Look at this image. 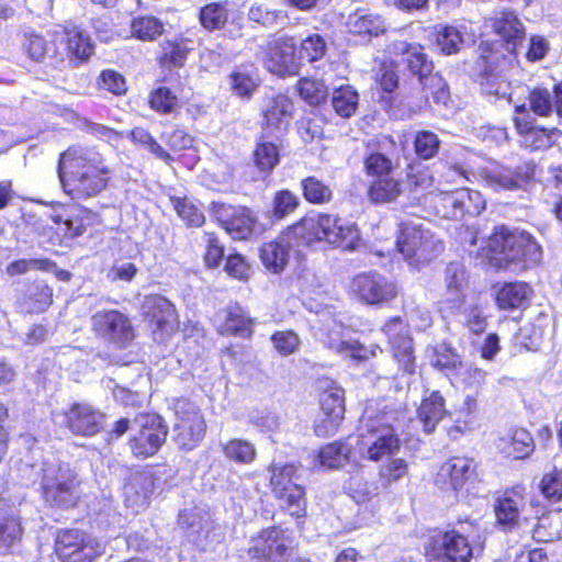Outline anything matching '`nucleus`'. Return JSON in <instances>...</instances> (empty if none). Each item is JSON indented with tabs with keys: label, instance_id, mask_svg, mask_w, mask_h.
Here are the masks:
<instances>
[{
	"label": "nucleus",
	"instance_id": "nucleus-1",
	"mask_svg": "<svg viewBox=\"0 0 562 562\" xmlns=\"http://www.w3.org/2000/svg\"><path fill=\"white\" fill-rule=\"evenodd\" d=\"M58 178L72 200H86L101 193L109 180L102 155L90 147H69L59 156Z\"/></svg>",
	"mask_w": 562,
	"mask_h": 562
},
{
	"label": "nucleus",
	"instance_id": "nucleus-2",
	"mask_svg": "<svg viewBox=\"0 0 562 562\" xmlns=\"http://www.w3.org/2000/svg\"><path fill=\"white\" fill-rule=\"evenodd\" d=\"M26 483L41 484L44 501L53 507L67 509L77 504L79 480L74 468L54 456L38 462H25L20 469Z\"/></svg>",
	"mask_w": 562,
	"mask_h": 562
},
{
	"label": "nucleus",
	"instance_id": "nucleus-3",
	"mask_svg": "<svg viewBox=\"0 0 562 562\" xmlns=\"http://www.w3.org/2000/svg\"><path fill=\"white\" fill-rule=\"evenodd\" d=\"M490 246L505 269L522 271L542 260V247L531 234L506 226L495 228Z\"/></svg>",
	"mask_w": 562,
	"mask_h": 562
},
{
	"label": "nucleus",
	"instance_id": "nucleus-4",
	"mask_svg": "<svg viewBox=\"0 0 562 562\" xmlns=\"http://www.w3.org/2000/svg\"><path fill=\"white\" fill-rule=\"evenodd\" d=\"M400 447L401 440L395 429L382 423L381 418L369 420L358 440L360 456L374 462L395 454Z\"/></svg>",
	"mask_w": 562,
	"mask_h": 562
},
{
	"label": "nucleus",
	"instance_id": "nucleus-5",
	"mask_svg": "<svg viewBox=\"0 0 562 562\" xmlns=\"http://www.w3.org/2000/svg\"><path fill=\"white\" fill-rule=\"evenodd\" d=\"M173 440L181 450L191 451L203 440L206 424L200 408L187 398L175 402Z\"/></svg>",
	"mask_w": 562,
	"mask_h": 562
},
{
	"label": "nucleus",
	"instance_id": "nucleus-6",
	"mask_svg": "<svg viewBox=\"0 0 562 562\" xmlns=\"http://www.w3.org/2000/svg\"><path fill=\"white\" fill-rule=\"evenodd\" d=\"M133 435L130 447L135 457L147 458L156 454L165 443L168 426L157 414H140L132 422Z\"/></svg>",
	"mask_w": 562,
	"mask_h": 562
},
{
	"label": "nucleus",
	"instance_id": "nucleus-7",
	"mask_svg": "<svg viewBox=\"0 0 562 562\" xmlns=\"http://www.w3.org/2000/svg\"><path fill=\"white\" fill-rule=\"evenodd\" d=\"M396 245L406 260L416 258L417 261L429 260L434 252L442 248L429 229L424 228L420 218L401 223Z\"/></svg>",
	"mask_w": 562,
	"mask_h": 562
},
{
	"label": "nucleus",
	"instance_id": "nucleus-8",
	"mask_svg": "<svg viewBox=\"0 0 562 562\" xmlns=\"http://www.w3.org/2000/svg\"><path fill=\"white\" fill-rule=\"evenodd\" d=\"M95 336L115 348H125L134 338L135 330L130 317L117 310H102L91 317Z\"/></svg>",
	"mask_w": 562,
	"mask_h": 562
},
{
	"label": "nucleus",
	"instance_id": "nucleus-9",
	"mask_svg": "<svg viewBox=\"0 0 562 562\" xmlns=\"http://www.w3.org/2000/svg\"><path fill=\"white\" fill-rule=\"evenodd\" d=\"M472 548L459 530L439 531L430 538L426 549L429 562H470Z\"/></svg>",
	"mask_w": 562,
	"mask_h": 562
},
{
	"label": "nucleus",
	"instance_id": "nucleus-10",
	"mask_svg": "<svg viewBox=\"0 0 562 562\" xmlns=\"http://www.w3.org/2000/svg\"><path fill=\"white\" fill-rule=\"evenodd\" d=\"M292 541L285 531L277 526L261 530L251 538L248 553L258 562H289Z\"/></svg>",
	"mask_w": 562,
	"mask_h": 562
},
{
	"label": "nucleus",
	"instance_id": "nucleus-11",
	"mask_svg": "<svg viewBox=\"0 0 562 562\" xmlns=\"http://www.w3.org/2000/svg\"><path fill=\"white\" fill-rule=\"evenodd\" d=\"M55 549L61 562H92L103 551L100 542L77 529L60 530Z\"/></svg>",
	"mask_w": 562,
	"mask_h": 562
},
{
	"label": "nucleus",
	"instance_id": "nucleus-12",
	"mask_svg": "<svg viewBox=\"0 0 562 562\" xmlns=\"http://www.w3.org/2000/svg\"><path fill=\"white\" fill-rule=\"evenodd\" d=\"M486 202L481 192L465 188L442 192L438 207L443 217L463 220L467 215L477 216L485 210Z\"/></svg>",
	"mask_w": 562,
	"mask_h": 562
},
{
	"label": "nucleus",
	"instance_id": "nucleus-13",
	"mask_svg": "<svg viewBox=\"0 0 562 562\" xmlns=\"http://www.w3.org/2000/svg\"><path fill=\"white\" fill-rule=\"evenodd\" d=\"M536 172L533 161H525L515 168L493 165L481 171L485 184L494 191H515L529 183Z\"/></svg>",
	"mask_w": 562,
	"mask_h": 562
},
{
	"label": "nucleus",
	"instance_id": "nucleus-14",
	"mask_svg": "<svg viewBox=\"0 0 562 562\" xmlns=\"http://www.w3.org/2000/svg\"><path fill=\"white\" fill-rule=\"evenodd\" d=\"M296 42L290 36H279L270 41L262 57L266 68L274 75L285 77L297 72Z\"/></svg>",
	"mask_w": 562,
	"mask_h": 562
},
{
	"label": "nucleus",
	"instance_id": "nucleus-15",
	"mask_svg": "<svg viewBox=\"0 0 562 562\" xmlns=\"http://www.w3.org/2000/svg\"><path fill=\"white\" fill-rule=\"evenodd\" d=\"M211 213L232 238L247 239L251 235L255 218L247 207L213 202Z\"/></svg>",
	"mask_w": 562,
	"mask_h": 562
},
{
	"label": "nucleus",
	"instance_id": "nucleus-16",
	"mask_svg": "<svg viewBox=\"0 0 562 562\" xmlns=\"http://www.w3.org/2000/svg\"><path fill=\"white\" fill-rule=\"evenodd\" d=\"M321 409L323 417L315 425V434L318 437L334 435L344 419V390L337 385L325 390L321 394Z\"/></svg>",
	"mask_w": 562,
	"mask_h": 562
},
{
	"label": "nucleus",
	"instance_id": "nucleus-17",
	"mask_svg": "<svg viewBox=\"0 0 562 562\" xmlns=\"http://www.w3.org/2000/svg\"><path fill=\"white\" fill-rule=\"evenodd\" d=\"M351 286L358 297L370 305L387 302L396 294L395 285L375 271L358 274Z\"/></svg>",
	"mask_w": 562,
	"mask_h": 562
},
{
	"label": "nucleus",
	"instance_id": "nucleus-18",
	"mask_svg": "<svg viewBox=\"0 0 562 562\" xmlns=\"http://www.w3.org/2000/svg\"><path fill=\"white\" fill-rule=\"evenodd\" d=\"M319 225L323 240L335 247L352 250L360 243V233L357 225L345 218L321 213Z\"/></svg>",
	"mask_w": 562,
	"mask_h": 562
},
{
	"label": "nucleus",
	"instance_id": "nucleus-19",
	"mask_svg": "<svg viewBox=\"0 0 562 562\" xmlns=\"http://www.w3.org/2000/svg\"><path fill=\"white\" fill-rule=\"evenodd\" d=\"M516 112L522 114V116H516L514 119L522 147L531 151L548 149L560 138L561 131L555 127L544 128L531 125L525 117V115H528L527 105L525 103L516 105Z\"/></svg>",
	"mask_w": 562,
	"mask_h": 562
},
{
	"label": "nucleus",
	"instance_id": "nucleus-20",
	"mask_svg": "<svg viewBox=\"0 0 562 562\" xmlns=\"http://www.w3.org/2000/svg\"><path fill=\"white\" fill-rule=\"evenodd\" d=\"M497 58V56L480 57L476 61L477 71L475 76L483 93L502 99L509 94V83L504 74L505 63L501 67L494 66Z\"/></svg>",
	"mask_w": 562,
	"mask_h": 562
},
{
	"label": "nucleus",
	"instance_id": "nucleus-21",
	"mask_svg": "<svg viewBox=\"0 0 562 562\" xmlns=\"http://www.w3.org/2000/svg\"><path fill=\"white\" fill-rule=\"evenodd\" d=\"M346 334V330L340 325H335L328 329L323 342L335 352L358 362L366 361L370 357H375L376 351H381L378 346L372 345L367 347L357 340L347 338Z\"/></svg>",
	"mask_w": 562,
	"mask_h": 562
},
{
	"label": "nucleus",
	"instance_id": "nucleus-22",
	"mask_svg": "<svg viewBox=\"0 0 562 562\" xmlns=\"http://www.w3.org/2000/svg\"><path fill=\"white\" fill-rule=\"evenodd\" d=\"M105 416L88 404H74L66 413V423L69 430L76 435L92 437L100 432L104 426Z\"/></svg>",
	"mask_w": 562,
	"mask_h": 562
},
{
	"label": "nucleus",
	"instance_id": "nucleus-23",
	"mask_svg": "<svg viewBox=\"0 0 562 562\" xmlns=\"http://www.w3.org/2000/svg\"><path fill=\"white\" fill-rule=\"evenodd\" d=\"M525 506L524 488L516 486L507 490L503 495L497 497L494 512L497 525L504 531H510L519 524L520 513Z\"/></svg>",
	"mask_w": 562,
	"mask_h": 562
},
{
	"label": "nucleus",
	"instance_id": "nucleus-24",
	"mask_svg": "<svg viewBox=\"0 0 562 562\" xmlns=\"http://www.w3.org/2000/svg\"><path fill=\"white\" fill-rule=\"evenodd\" d=\"M144 315L162 334L170 335L178 328V315L173 304L161 295L146 297L143 304Z\"/></svg>",
	"mask_w": 562,
	"mask_h": 562
},
{
	"label": "nucleus",
	"instance_id": "nucleus-25",
	"mask_svg": "<svg viewBox=\"0 0 562 562\" xmlns=\"http://www.w3.org/2000/svg\"><path fill=\"white\" fill-rule=\"evenodd\" d=\"M448 415L446 400L440 391L426 390L417 408V422L420 424L423 431L428 435L432 434L439 423Z\"/></svg>",
	"mask_w": 562,
	"mask_h": 562
},
{
	"label": "nucleus",
	"instance_id": "nucleus-26",
	"mask_svg": "<svg viewBox=\"0 0 562 562\" xmlns=\"http://www.w3.org/2000/svg\"><path fill=\"white\" fill-rule=\"evenodd\" d=\"M495 33L505 42L506 49L513 55L525 40L526 31L522 22L513 11H502L495 14L492 24Z\"/></svg>",
	"mask_w": 562,
	"mask_h": 562
},
{
	"label": "nucleus",
	"instance_id": "nucleus-27",
	"mask_svg": "<svg viewBox=\"0 0 562 562\" xmlns=\"http://www.w3.org/2000/svg\"><path fill=\"white\" fill-rule=\"evenodd\" d=\"M155 492V480L150 472H136L124 487L126 506L138 510L147 505Z\"/></svg>",
	"mask_w": 562,
	"mask_h": 562
},
{
	"label": "nucleus",
	"instance_id": "nucleus-28",
	"mask_svg": "<svg viewBox=\"0 0 562 562\" xmlns=\"http://www.w3.org/2000/svg\"><path fill=\"white\" fill-rule=\"evenodd\" d=\"M321 213L303 217L296 224L290 226L282 235L286 238L293 249L301 246H311L323 240L321 232Z\"/></svg>",
	"mask_w": 562,
	"mask_h": 562
},
{
	"label": "nucleus",
	"instance_id": "nucleus-29",
	"mask_svg": "<svg viewBox=\"0 0 562 562\" xmlns=\"http://www.w3.org/2000/svg\"><path fill=\"white\" fill-rule=\"evenodd\" d=\"M475 464L473 460L462 457H454L443 463L438 472V481L446 482L452 490L459 491L474 476Z\"/></svg>",
	"mask_w": 562,
	"mask_h": 562
},
{
	"label": "nucleus",
	"instance_id": "nucleus-30",
	"mask_svg": "<svg viewBox=\"0 0 562 562\" xmlns=\"http://www.w3.org/2000/svg\"><path fill=\"white\" fill-rule=\"evenodd\" d=\"M293 104L284 94H276L268 98L263 108L266 127L272 131H283L290 122Z\"/></svg>",
	"mask_w": 562,
	"mask_h": 562
},
{
	"label": "nucleus",
	"instance_id": "nucleus-31",
	"mask_svg": "<svg viewBox=\"0 0 562 562\" xmlns=\"http://www.w3.org/2000/svg\"><path fill=\"white\" fill-rule=\"evenodd\" d=\"M293 245L281 234L276 240L266 243L260 248V259L263 266L273 273L284 270L289 262Z\"/></svg>",
	"mask_w": 562,
	"mask_h": 562
},
{
	"label": "nucleus",
	"instance_id": "nucleus-32",
	"mask_svg": "<svg viewBox=\"0 0 562 562\" xmlns=\"http://www.w3.org/2000/svg\"><path fill=\"white\" fill-rule=\"evenodd\" d=\"M65 34L67 54L70 61L79 65L88 60L94 52V44L92 43L90 35L75 25L66 27Z\"/></svg>",
	"mask_w": 562,
	"mask_h": 562
},
{
	"label": "nucleus",
	"instance_id": "nucleus-33",
	"mask_svg": "<svg viewBox=\"0 0 562 562\" xmlns=\"http://www.w3.org/2000/svg\"><path fill=\"white\" fill-rule=\"evenodd\" d=\"M53 302V290L43 281H35L27 286L20 300V307L29 314L46 311Z\"/></svg>",
	"mask_w": 562,
	"mask_h": 562
},
{
	"label": "nucleus",
	"instance_id": "nucleus-34",
	"mask_svg": "<svg viewBox=\"0 0 562 562\" xmlns=\"http://www.w3.org/2000/svg\"><path fill=\"white\" fill-rule=\"evenodd\" d=\"M347 27L350 33L368 36L369 38L379 36L386 31L382 16L364 11H356L350 14L347 20Z\"/></svg>",
	"mask_w": 562,
	"mask_h": 562
},
{
	"label": "nucleus",
	"instance_id": "nucleus-35",
	"mask_svg": "<svg viewBox=\"0 0 562 562\" xmlns=\"http://www.w3.org/2000/svg\"><path fill=\"white\" fill-rule=\"evenodd\" d=\"M247 19L265 29H271L284 25L289 16L284 10L272 9L265 2L254 1L248 8Z\"/></svg>",
	"mask_w": 562,
	"mask_h": 562
},
{
	"label": "nucleus",
	"instance_id": "nucleus-36",
	"mask_svg": "<svg viewBox=\"0 0 562 562\" xmlns=\"http://www.w3.org/2000/svg\"><path fill=\"white\" fill-rule=\"evenodd\" d=\"M531 289L525 282L505 283L497 292L496 301L501 308H519L528 303Z\"/></svg>",
	"mask_w": 562,
	"mask_h": 562
},
{
	"label": "nucleus",
	"instance_id": "nucleus-37",
	"mask_svg": "<svg viewBox=\"0 0 562 562\" xmlns=\"http://www.w3.org/2000/svg\"><path fill=\"white\" fill-rule=\"evenodd\" d=\"M273 496L278 499L280 507L295 518L306 515V498L303 486H292L290 490L277 487Z\"/></svg>",
	"mask_w": 562,
	"mask_h": 562
},
{
	"label": "nucleus",
	"instance_id": "nucleus-38",
	"mask_svg": "<svg viewBox=\"0 0 562 562\" xmlns=\"http://www.w3.org/2000/svg\"><path fill=\"white\" fill-rule=\"evenodd\" d=\"M504 453L515 459L528 457L533 450V439L524 428L515 429L508 438H502L498 446Z\"/></svg>",
	"mask_w": 562,
	"mask_h": 562
},
{
	"label": "nucleus",
	"instance_id": "nucleus-39",
	"mask_svg": "<svg viewBox=\"0 0 562 562\" xmlns=\"http://www.w3.org/2000/svg\"><path fill=\"white\" fill-rule=\"evenodd\" d=\"M401 182L392 175L378 177L369 187L368 195L373 203H389L401 194Z\"/></svg>",
	"mask_w": 562,
	"mask_h": 562
},
{
	"label": "nucleus",
	"instance_id": "nucleus-40",
	"mask_svg": "<svg viewBox=\"0 0 562 562\" xmlns=\"http://www.w3.org/2000/svg\"><path fill=\"white\" fill-rule=\"evenodd\" d=\"M228 20L226 2H212L202 7L199 11L201 26L207 32L222 30Z\"/></svg>",
	"mask_w": 562,
	"mask_h": 562
},
{
	"label": "nucleus",
	"instance_id": "nucleus-41",
	"mask_svg": "<svg viewBox=\"0 0 562 562\" xmlns=\"http://www.w3.org/2000/svg\"><path fill=\"white\" fill-rule=\"evenodd\" d=\"M350 449L340 441L328 443L321 448L316 454V461L321 468L338 469L348 461Z\"/></svg>",
	"mask_w": 562,
	"mask_h": 562
},
{
	"label": "nucleus",
	"instance_id": "nucleus-42",
	"mask_svg": "<svg viewBox=\"0 0 562 562\" xmlns=\"http://www.w3.org/2000/svg\"><path fill=\"white\" fill-rule=\"evenodd\" d=\"M397 63L403 69L408 70L412 76L417 77L419 81H423L434 70V64L424 53L422 46L413 48L411 55H405Z\"/></svg>",
	"mask_w": 562,
	"mask_h": 562
},
{
	"label": "nucleus",
	"instance_id": "nucleus-43",
	"mask_svg": "<svg viewBox=\"0 0 562 562\" xmlns=\"http://www.w3.org/2000/svg\"><path fill=\"white\" fill-rule=\"evenodd\" d=\"M359 104V94L350 86H342L335 89L331 95V105L335 112L345 119L351 117Z\"/></svg>",
	"mask_w": 562,
	"mask_h": 562
},
{
	"label": "nucleus",
	"instance_id": "nucleus-44",
	"mask_svg": "<svg viewBox=\"0 0 562 562\" xmlns=\"http://www.w3.org/2000/svg\"><path fill=\"white\" fill-rule=\"evenodd\" d=\"M179 526L195 541L202 532L209 529L210 519L202 509H184L179 514Z\"/></svg>",
	"mask_w": 562,
	"mask_h": 562
},
{
	"label": "nucleus",
	"instance_id": "nucleus-45",
	"mask_svg": "<svg viewBox=\"0 0 562 562\" xmlns=\"http://www.w3.org/2000/svg\"><path fill=\"white\" fill-rule=\"evenodd\" d=\"M301 189L303 198L312 204H325L330 202L333 199V190L330 186L315 176L302 179Z\"/></svg>",
	"mask_w": 562,
	"mask_h": 562
},
{
	"label": "nucleus",
	"instance_id": "nucleus-46",
	"mask_svg": "<svg viewBox=\"0 0 562 562\" xmlns=\"http://www.w3.org/2000/svg\"><path fill=\"white\" fill-rule=\"evenodd\" d=\"M270 486L272 494L277 492V487L290 490L292 486H302L297 481V468L294 463L272 464L269 467Z\"/></svg>",
	"mask_w": 562,
	"mask_h": 562
},
{
	"label": "nucleus",
	"instance_id": "nucleus-47",
	"mask_svg": "<svg viewBox=\"0 0 562 562\" xmlns=\"http://www.w3.org/2000/svg\"><path fill=\"white\" fill-rule=\"evenodd\" d=\"M225 458L240 464H249L256 459L255 446L244 439H231L222 445Z\"/></svg>",
	"mask_w": 562,
	"mask_h": 562
},
{
	"label": "nucleus",
	"instance_id": "nucleus-48",
	"mask_svg": "<svg viewBox=\"0 0 562 562\" xmlns=\"http://www.w3.org/2000/svg\"><path fill=\"white\" fill-rule=\"evenodd\" d=\"M229 83L236 95L249 99L259 86V79L255 71L239 68L231 74Z\"/></svg>",
	"mask_w": 562,
	"mask_h": 562
},
{
	"label": "nucleus",
	"instance_id": "nucleus-49",
	"mask_svg": "<svg viewBox=\"0 0 562 562\" xmlns=\"http://www.w3.org/2000/svg\"><path fill=\"white\" fill-rule=\"evenodd\" d=\"M132 34L142 41H154L164 32V23L155 16H140L133 20Z\"/></svg>",
	"mask_w": 562,
	"mask_h": 562
},
{
	"label": "nucleus",
	"instance_id": "nucleus-50",
	"mask_svg": "<svg viewBox=\"0 0 562 562\" xmlns=\"http://www.w3.org/2000/svg\"><path fill=\"white\" fill-rule=\"evenodd\" d=\"M297 90L301 98L311 105L322 103L328 95V88L319 79L302 78L297 83Z\"/></svg>",
	"mask_w": 562,
	"mask_h": 562
},
{
	"label": "nucleus",
	"instance_id": "nucleus-51",
	"mask_svg": "<svg viewBox=\"0 0 562 562\" xmlns=\"http://www.w3.org/2000/svg\"><path fill=\"white\" fill-rule=\"evenodd\" d=\"M300 198L288 189L276 192L272 200V214L277 220H283L294 213L300 206Z\"/></svg>",
	"mask_w": 562,
	"mask_h": 562
},
{
	"label": "nucleus",
	"instance_id": "nucleus-52",
	"mask_svg": "<svg viewBox=\"0 0 562 562\" xmlns=\"http://www.w3.org/2000/svg\"><path fill=\"white\" fill-rule=\"evenodd\" d=\"M256 166L263 172H270L279 164V150L272 142L262 138L254 153Z\"/></svg>",
	"mask_w": 562,
	"mask_h": 562
},
{
	"label": "nucleus",
	"instance_id": "nucleus-53",
	"mask_svg": "<svg viewBox=\"0 0 562 562\" xmlns=\"http://www.w3.org/2000/svg\"><path fill=\"white\" fill-rule=\"evenodd\" d=\"M461 363V357L451 347L440 345L435 349L431 364L446 375L456 371Z\"/></svg>",
	"mask_w": 562,
	"mask_h": 562
},
{
	"label": "nucleus",
	"instance_id": "nucleus-54",
	"mask_svg": "<svg viewBox=\"0 0 562 562\" xmlns=\"http://www.w3.org/2000/svg\"><path fill=\"white\" fill-rule=\"evenodd\" d=\"M189 50L190 49L184 41H168L164 46V54L160 56L159 61L161 66L166 68L182 67L186 63Z\"/></svg>",
	"mask_w": 562,
	"mask_h": 562
},
{
	"label": "nucleus",
	"instance_id": "nucleus-55",
	"mask_svg": "<svg viewBox=\"0 0 562 562\" xmlns=\"http://www.w3.org/2000/svg\"><path fill=\"white\" fill-rule=\"evenodd\" d=\"M476 409V398L472 395H467L463 406L459 416L453 419L454 425L447 429L450 438L457 439L461 434L469 429L472 422V414Z\"/></svg>",
	"mask_w": 562,
	"mask_h": 562
},
{
	"label": "nucleus",
	"instance_id": "nucleus-56",
	"mask_svg": "<svg viewBox=\"0 0 562 562\" xmlns=\"http://www.w3.org/2000/svg\"><path fill=\"white\" fill-rule=\"evenodd\" d=\"M463 44L461 31L451 25L442 26L437 33V45L446 55L456 54Z\"/></svg>",
	"mask_w": 562,
	"mask_h": 562
},
{
	"label": "nucleus",
	"instance_id": "nucleus-57",
	"mask_svg": "<svg viewBox=\"0 0 562 562\" xmlns=\"http://www.w3.org/2000/svg\"><path fill=\"white\" fill-rule=\"evenodd\" d=\"M440 147L438 136L430 131H420L416 134L414 139V148L418 158L431 159L434 158Z\"/></svg>",
	"mask_w": 562,
	"mask_h": 562
},
{
	"label": "nucleus",
	"instance_id": "nucleus-58",
	"mask_svg": "<svg viewBox=\"0 0 562 562\" xmlns=\"http://www.w3.org/2000/svg\"><path fill=\"white\" fill-rule=\"evenodd\" d=\"M178 215L187 223L188 226L200 227L204 223L203 212L190 200L176 198L171 199Z\"/></svg>",
	"mask_w": 562,
	"mask_h": 562
},
{
	"label": "nucleus",
	"instance_id": "nucleus-59",
	"mask_svg": "<svg viewBox=\"0 0 562 562\" xmlns=\"http://www.w3.org/2000/svg\"><path fill=\"white\" fill-rule=\"evenodd\" d=\"M177 95L167 87H159L151 91L149 97V105L153 110L161 114L173 112L177 106Z\"/></svg>",
	"mask_w": 562,
	"mask_h": 562
},
{
	"label": "nucleus",
	"instance_id": "nucleus-60",
	"mask_svg": "<svg viewBox=\"0 0 562 562\" xmlns=\"http://www.w3.org/2000/svg\"><path fill=\"white\" fill-rule=\"evenodd\" d=\"M383 331L387 336L392 348L413 342L408 335V327L400 316L393 317L386 322Z\"/></svg>",
	"mask_w": 562,
	"mask_h": 562
},
{
	"label": "nucleus",
	"instance_id": "nucleus-61",
	"mask_svg": "<svg viewBox=\"0 0 562 562\" xmlns=\"http://www.w3.org/2000/svg\"><path fill=\"white\" fill-rule=\"evenodd\" d=\"M325 53L326 43L324 38L319 34H313L301 42L297 58L312 63L321 59Z\"/></svg>",
	"mask_w": 562,
	"mask_h": 562
},
{
	"label": "nucleus",
	"instance_id": "nucleus-62",
	"mask_svg": "<svg viewBox=\"0 0 562 562\" xmlns=\"http://www.w3.org/2000/svg\"><path fill=\"white\" fill-rule=\"evenodd\" d=\"M530 110L539 116H548L552 113L553 95L547 88H535L529 93Z\"/></svg>",
	"mask_w": 562,
	"mask_h": 562
},
{
	"label": "nucleus",
	"instance_id": "nucleus-63",
	"mask_svg": "<svg viewBox=\"0 0 562 562\" xmlns=\"http://www.w3.org/2000/svg\"><path fill=\"white\" fill-rule=\"evenodd\" d=\"M271 342L280 356L288 357L297 351L301 341L293 330H279L271 336Z\"/></svg>",
	"mask_w": 562,
	"mask_h": 562
},
{
	"label": "nucleus",
	"instance_id": "nucleus-64",
	"mask_svg": "<svg viewBox=\"0 0 562 562\" xmlns=\"http://www.w3.org/2000/svg\"><path fill=\"white\" fill-rule=\"evenodd\" d=\"M542 495L552 503L562 499V471H554L543 475L540 482Z\"/></svg>",
	"mask_w": 562,
	"mask_h": 562
}]
</instances>
